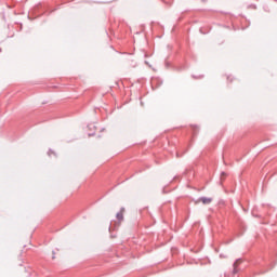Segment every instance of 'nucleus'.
<instances>
[{
    "label": "nucleus",
    "mask_w": 277,
    "mask_h": 277,
    "mask_svg": "<svg viewBox=\"0 0 277 277\" xmlns=\"http://www.w3.org/2000/svg\"><path fill=\"white\" fill-rule=\"evenodd\" d=\"M199 201L202 202V205H211V202H213V199L209 197H200Z\"/></svg>",
    "instance_id": "nucleus-1"
},
{
    "label": "nucleus",
    "mask_w": 277,
    "mask_h": 277,
    "mask_svg": "<svg viewBox=\"0 0 277 277\" xmlns=\"http://www.w3.org/2000/svg\"><path fill=\"white\" fill-rule=\"evenodd\" d=\"M239 263H241V259H237L234 264H233V274H238L239 273V269H237V267H239Z\"/></svg>",
    "instance_id": "nucleus-2"
},
{
    "label": "nucleus",
    "mask_w": 277,
    "mask_h": 277,
    "mask_svg": "<svg viewBox=\"0 0 277 277\" xmlns=\"http://www.w3.org/2000/svg\"><path fill=\"white\" fill-rule=\"evenodd\" d=\"M116 217H117V220H123V215H122V212H118L117 214H116Z\"/></svg>",
    "instance_id": "nucleus-3"
},
{
    "label": "nucleus",
    "mask_w": 277,
    "mask_h": 277,
    "mask_svg": "<svg viewBox=\"0 0 277 277\" xmlns=\"http://www.w3.org/2000/svg\"><path fill=\"white\" fill-rule=\"evenodd\" d=\"M51 153H52V155H55V151H53L51 149L48 151V155L51 156Z\"/></svg>",
    "instance_id": "nucleus-4"
},
{
    "label": "nucleus",
    "mask_w": 277,
    "mask_h": 277,
    "mask_svg": "<svg viewBox=\"0 0 277 277\" xmlns=\"http://www.w3.org/2000/svg\"><path fill=\"white\" fill-rule=\"evenodd\" d=\"M221 176H226V172H222V173H221Z\"/></svg>",
    "instance_id": "nucleus-5"
},
{
    "label": "nucleus",
    "mask_w": 277,
    "mask_h": 277,
    "mask_svg": "<svg viewBox=\"0 0 277 277\" xmlns=\"http://www.w3.org/2000/svg\"><path fill=\"white\" fill-rule=\"evenodd\" d=\"M92 135H94V133H89V137H92Z\"/></svg>",
    "instance_id": "nucleus-6"
},
{
    "label": "nucleus",
    "mask_w": 277,
    "mask_h": 277,
    "mask_svg": "<svg viewBox=\"0 0 277 277\" xmlns=\"http://www.w3.org/2000/svg\"><path fill=\"white\" fill-rule=\"evenodd\" d=\"M88 127H89V129H92V127H94V126L90 124V126H88Z\"/></svg>",
    "instance_id": "nucleus-7"
},
{
    "label": "nucleus",
    "mask_w": 277,
    "mask_h": 277,
    "mask_svg": "<svg viewBox=\"0 0 277 277\" xmlns=\"http://www.w3.org/2000/svg\"><path fill=\"white\" fill-rule=\"evenodd\" d=\"M194 79H198L196 76H193Z\"/></svg>",
    "instance_id": "nucleus-8"
},
{
    "label": "nucleus",
    "mask_w": 277,
    "mask_h": 277,
    "mask_svg": "<svg viewBox=\"0 0 277 277\" xmlns=\"http://www.w3.org/2000/svg\"><path fill=\"white\" fill-rule=\"evenodd\" d=\"M201 1H203V2H205V1H207V0H201Z\"/></svg>",
    "instance_id": "nucleus-9"
}]
</instances>
